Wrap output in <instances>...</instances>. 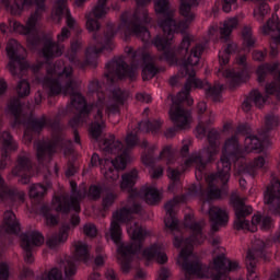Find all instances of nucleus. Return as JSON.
<instances>
[{
    "mask_svg": "<svg viewBox=\"0 0 280 280\" xmlns=\"http://www.w3.org/2000/svg\"><path fill=\"white\" fill-rule=\"evenodd\" d=\"M43 67H44L43 62H38L36 65H33L31 67V69L33 71V73H38V71H40V69H43Z\"/></svg>",
    "mask_w": 280,
    "mask_h": 280,
    "instance_id": "603ef678",
    "label": "nucleus"
},
{
    "mask_svg": "<svg viewBox=\"0 0 280 280\" xmlns=\"http://www.w3.org/2000/svg\"><path fill=\"white\" fill-rule=\"evenodd\" d=\"M34 275V271L27 267H23L20 277L21 279H27V277H32Z\"/></svg>",
    "mask_w": 280,
    "mask_h": 280,
    "instance_id": "de8ad7c7",
    "label": "nucleus"
},
{
    "mask_svg": "<svg viewBox=\"0 0 280 280\" xmlns=\"http://www.w3.org/2000/svg\"><path fill=\"white\" fill-rule=\"evenodd\" d=\"M148 110H150V109H148V108H147V109H144V113H148Z\"/></svg>",
    "mask_w": 280,
    "mask_h": 280,
    "instance_id": "0e129e2a",
    "label": "nucleus"
},
{
    "mask_svg": "<svg viewBox=\"0 0 280 280\" xmlns=\"http://www.w3.org/2000/svg\"><path fill=\"white\" fill-rule=\"evenodd\" d=\"M16 92L20 97H27V95L31 93L30 82H27V80H21L18 83Z\"/></svg>",
    "mask_w": 280,
    "mask_h": 280,
    "instance_id": "4c0bfd02",
    "label": "nucleus"
},
{
    "mask_svg": "<svg viewBox=\"0 0 280 280\" xmlns=\"http://www.w3.org/2000/svg\"><path fill=\"white\" fill-rule=\"evenodd\" d=\"M0 141L2 145L0 170H5V167H8V161H10V153L19 150V143L14 141V138H12V135L8 131L2 132Z\"/></svg>",
    "mask_w": 280,
    "mask_h": 280,
    "instance_id": "b1692460",
    "label": "nucleus"
},
{
    "mask_svg": "<svg viewBox=\"0 0 280 280\" xmlns=\"http://www.w3.org/2000/svg\"><path fill=\"white\" fill-rule=\"evenodd\" d=\"M266 96L257 90H253L248 97L242 104V108L245 113H248L250 108H253V104L257 106V108H261L264 104H266Z\"/></svg>",
    "mask_w": 280,
    "mask_h": 280,
    "instance_id": "cd10ccee",
    "label": "nucleus"
},
{
    "mask_svg": "<svg viewBox=\"0 0 280 280\" xmlns=\"http://www.w3.org/2000/svg\"><path fill=\"white\" fill-rule=\"evenodd\" d=\"M8 91V83L3 79H0V95H3Z\"/></svg>",
    "mask_w": 280,
    "mask_h": 280,
    "instance_id": "3c124183",
    "label": "nucleus"
},
{
    "mask_svg": "<svg viewBox=\"0 0 280 280\" xmlns=\"http://www.w3.org/2000/svg\"><path fill=\"white\" fill-rule=\"evenodd\" d=\"M235 51H238L237 44L235 43L228 44V46L223 50L219 51L220 67L218 75L230 80L232 86H236V84H241V82H246V80H248L249 78L246 55H238L236 57L235 65L238 67V70H235V67H226V65H229L231 54H235Z\"/></svg>",
    "mask_w": 280,
    "mask_h": 280,
    "instance_id": "f8f14e48",
    "label": "nucleus"
},
{
    "mask_svg": "<svg viewBox=\"0 0 280 280\" xmlns=\"http://www.w3.org/2000/svg\"><path fill=\"white\" fill-rule=\"evenodd\" d=\"M104 261H106V254L104 253V247H96V257L94 259L95 266H104Z\"/></svg>",
    "mask_w": 280,
    "mask_h": 280,
    "instance_id": "58836bf2",
    "label": "nucleus"
},
{
    "mask_svg": "<svg viewBox=\"0 0 280 280\" xmlns=\"http://www.w3.org/2000/svg\"><path fill=\"white\" fill-rule=\"evenodd\" d=\"M40 102H43V93L37 92V94L35 95V104H36V106H39Z\"/></svg>",
    "mask_w": 280,
    "mask_h": 280,
    "instance_id": "5fc2aeb1",
    "label": "nucleus"
},
{
    "mask_svg": "<svg viewBox=\"0 0 280 280\" xmlns=\"http://www.w3.org/2000/svg\"><path fill=\"white\" fill-rule=\"evenodd\" d=\"M2 231L16 235L21 231V223L16 219V214L12 210H7L3 214Z\"/></svg>",
    "mask_w": 280,
    "mask_h": 280,
    "instance_id": "a878e982",
    "label": "nucleus"
},
{
    "mask_svg": "<svg viewBox=\"0 0 280 280\" xmlns=\"http://www.w3.org/2000/svg\"><path fill=\"white\" fill-rule=\"evenodd\" d=\"M125 141L127 147H124L121 141L110 135L100 142V150L106 154H114L115 160L108 158L102 160L97 153L91 158L94 167L101 165V172L106 180H119V170H126V165L130 163V149L139 143V138L136 133L130 132Z\"/></svg>",
    "mask_w": 280,
    "mask_h": 280,
    "instance_id": "0eeeda50",
    "label": "nucleus"
},
{
    "mask_svg": "<svg viewBox=\"0 0 280 280\" xmlns=\"http://www.w3.org/2000/svg\"><path fill=\"white\" fill-rule=\"evenodd\" d=\"M107 183H110V185H108L106 187V192L103 196L102 199V206L103 209L106 211V209H110V207H113V205H115V201L117 200V191H115V187H117V180H113V179H106Z\"/></svg>",
    "mask_w": 280,
    "mask_h": 280,
    "instance_id": "c85d7f7f",
    "label": "nucleus"
},
{
    "mask_svg": "<svg viewBox=\"0 0 280 280\" xmlns=\"http://www.w3.org/2000/svg\"><path fill=\"white\" fill-rule=\"evenodd\" d=\"M125 54L130 59L131 66L126 62V57H115L113 61L106 65V78L112 84L117 80H135L137 78V70L142 68V80H152L159 68L156 67V57L150 55V51L145 48H138L127 46Z\"/></svg>",
    "mask_w": 280,
    "mask_h": 280,
    "instance_id": "423d86ee",
    "label": "nucleus"
},
{
    "mask_svg": "<svg viewBox=\"0 0 280 280\" xmlns=\"http://www.w3.org/2000/svg\"><path fill=\"white\" fill-rule=\"evenodd\" d=\"M36 80L50 96L70 95L71 102L67 106V112L75 115L69 121L71 128L89 124V117L93 116L94 120L90 126V135L93 139H100L106 128V118L119 115L121 106L130 97V92L119 88H115L108 96L104 93V84L93 80L89 84L88 95L96 97V102L86 105V98L75 91L78 80L73 78V68L65 60H57L54 65L48 63L46 74H37Z\"/></svg>",
    "mask_w": 280,
    "mask_h": 280,
    "instance_id": "7ed1b4c3",
    "label": "nucleus"
},
{
    "mask_svg": "<svg viewBox=\"0 0 280 280\" xmlns=\"http://www.w3.org/2000/svg\"><path fill=\"white\" fill-rule=\"evenodd\" d=\"M48 189H51V182H46L45 184H33L30 187L28 196L33 198V200H39L43 198L45 194H47Z\"/></svg>",
    "mask_w": 280,
    "mask_h": 280,
    "instance_id": "2f4dec72",
    "label": "nucleus"
},
{
    "mask_svg": "<svg viewBox=\"0 0 280 280\" xmlns=\"http://www.w3.org/2000/svg\"><path fill=\"white\" fill-rule=\"evenodd\" d=\"M207 110V103L199 102L197 105V112L199 115V124L197 126V135L199 138L205 137L207 135V126H210L212 121H215V114L213 112H210L208 115V118H202V115H205V112Z\"/></svg>",
    "mask_w": 280,
    "mask_h": 280,
    "instance_id": "393cba45",
    "label": "nucleus"
},
{
    "mask_svg": "<svg viewBox=\"0 0 280 280\" xmlns=\"http://www.w3.org/2000/svg\"><path fill=\"white\" fill-rule=\"evenodd\" d=\"M36 172H40V168L36 170V167H34L32 164V155L25 152L20 153L16 165L12 170L13 176H19L22 185H27V183H30V178H32Z\"/></svg>",
    "mask_w": 280,
    "mask_h": 280,
    "instance_id": "aec40b11",
    "label": "nucleus"
},
{
    "mask_svg": "<svg viewBox=\"0 0 280 280\" xmlns=\"http://www.w3.org/2000/svg\"><path fill=\"white\" fill-rule=\"evenodd\" d=\"M80 224V215L73 214L71 217L70 223H63L58 233L52 234L47 238L46 244L48 248L55 250L59 246H62L69 240V233H71L72 229H75Z\"/></svg>",
    "mask_w": 280,
    "mask_h": 280,
    "instance_id": "4be33fe9",
    "label": "nucleus"
},
{
    "mask_svg": "<svg viewBox=\"0 0 280 280\" xmlns=\"http://www.w3.org/2000/svg\"><path fill=\"white\" fill-rule=\"evenodd\" d=\"M220 34V31L218 28V24H213L212 26H210V28L208 30V37L206 40H218V36Z\"/></svg>",
    "mask_w": 280,
    "mask_h": 280,
    "instance_id": "79ce46f5",
    "label": "nucleus"
},
{
    "mask_svg": "<svg viewBox=\"0 0 280 280\" xmlns=\"http://www.w3.org/2000/svg\"><path fill=\"white\" fill-rule=\"evenodd\" d=\"M189 145H191V140L183 141V147L180 149L182 156H187V154L189 153Z\"/></svg>",
    "mask_w": 280,
    "mask_h": 280,
    "instance_id": "49530a36",
    "label": "nucleus"
},
{
    "mask_svg": "<svg viewBox=\"0 0 280 280\" xmlns=\"http://www.w3.org/2000/svg\"><path fill=\"white\" fill-rule=\"evenodd\" d=\"M71 195L61 194L55 196L52 199V209H56L60 213H69V211H75L80 213V201L84 198L90 200H100L102 197V186L92 185L86 191V186L82 185L78 188V184L73 180L70 182Z\"/></svg>",
    "mask_w": 280,
    "mask_h": 280,
    "instance_id": "9b49d317",
    "label": "nucleus"
},
{
    "mask_svg": "<svg viewBox=\"0 0 280 280\" xmlns=\"http://www.w3.org/2000/svg\"><path fill=\"white\" fill-rule=\"evenodd\" d=\"M237 18H230L223 22V26L220 27V36L223 40H229L231 33L237 27L238 25Z\"/></svg>",
    "mask_w": 280,
    "mask_h": 280,
    "instance_id": "72a5a7b5",
    "label": "nucleus"
},
{
    "mask_svg": "<svg viewBox=\"0 0 280 280\" xmlns=\"http://www.w3.org/2000/svg\"><path fill=\"white\" fill-rule=\"evenodd\" d=\"M275 10H276V12L279 10V5L278 4L275 5Z\"/></svg>",
    "mask_w": 280,
    "mask_h": 280,
    "instance_id": "e2e57ef3",
    "label": "nucleus"
},
{
    "mask_svg": "<svg viewBox=\"0 0 280 280\" xmlns=\"http://www.w3.org/2000/svg\"><path fill=\"white\" fill-rule=\"evenodd\" d=\"M240 186L243 187V189L246 187V179L241 178L240 179Z\"/></svg>",
    "mask_w": 280,
    "mask_h": 280,
    "instance_id": "052dcab7",
    "label": "nucleus"
},
{
    "mask_svg": "<svg viewBox=\"0 0 280 280\" xmlns=\"http://www.w3.org/2000/svg\"><path fill=\"white\" fill-rule=\"evenodd\" d=\"M7 54L9 56L8 69L12 75L23 78L30 69V63L25 61V49L16 39H10L7 44Z\"/></svg>",
    "mask_w": 280,
    "mask_h": 280,
    "instance_id": "2eb2a0df",
    "label": "nucleus"
},
{
    "mask_svg": "<svg viewBox=\"0 0 280 280\" xmlns=\"http://www.w3.org/2000/svg\"><path fill=\"white\" fill-rule=\"evenodd\" d=\"M223 12L237 10V0H222Z\"/></svg>",
    "mask_w": 280,
    "mask_h": 280,
    "instance_id": "a19ab883",
    "label": "nucleus"
},
{
    "mask_svg": "<svg viewBox=\"0 0 280 280\" xmlns=\"http://www.w3.org/2000/svg\"><path fill=\"white\" fill-rule=\"evenodd\" d=\"M264 202L271 215H280V180L272 177L264 191Z\"/></svg>",
    "mask_w": 280,
    "mask_h": 280,
    "instance_id": "412c9836",
    "label": "nucleus"
},
{
    "mask_svg": "<svg viewBox=\"0 0 280 280\" xmlns=\"http://www.w3.org/2000/svg\"><path fill=\"white\" fill-rule=\"evenodd\" d=\"M141 147L145 148V151L141 156L142 163L143 165H147V167H152V178H161V176H163V166H158L154 168V164L159 163V161H164L166 165H174L176 163V149H174L171 144L163 147L159 155H154L156 150H159V144L148 145V141L144 140Z\"/></svg>",
    "mask_w": 280,
    "mask_h": 280,
    "instance_id": "ddd939ff",
    "label": "nucleus"
},
{
    "mask_svg": "<svg viewBox=\"0 0 280 280\" xmlns=\"http://www.w3.org/2000/svg\"><path fill=\"white\" fill-rule=\"evenodd\" d=\"M51 18L55 23H60L62 18H65L67 26H63L61 32L57 35V42H54L51 35H45L43 37L42 43L44 47L42 54L46 60H49V58H58L65 51V45H62V43L69 40L71 30L78 27V22L71 15V11H69V8L65 4V0L58 1L55 9H52Z\"/></svg>",
    "mask_w": 280,
    "mask_h": 280,
    "instance_id": "1a4fd4ad",
    "label": "nucleus"
},
{
    "mask_svg": "<svg viewBox=\"0 0 280 280\" xmlns=\"http://www.w3.org/2000/svg\"><path fill=\"white\" fill-rule=\"evenodd\" d=\"M8 113L13 117L11 124L12 128H21V126L25 127L23 142L26 145L32 143L34 132H40L43 128H51V140H38L34 143L37 161L43 167L47 168V163L51 161V156H54L56 152H63V154L73 153V142L65 139L62 126H60L59 121H51L47 116L36 118L32 114L23 113V104H21L20 98H12L10 101Z\"/></svg>",
    "mask_w": 280,
    "mask_h": 280,
    "instance_id": "39448f33",
    "label": "nucleus"
},
{
    "mask_svg": "<svg viewBox=\"0 0 280 280\" xmlns=\"http://www.w3.org/2000/svg\"><path fill=\"white\" fill-rule=\"evenodd\" d=\"M0 202H8L9 207L23 205L25 202V192L16 188H10L0 175Z\"/></svg>",
    "mask_w": 280,
    "mask_h": 280,
    "instance_id": "5701e85b",
    "label": "nucleus"
},
{
    "mask_svg": "<svg viewBox=\"0 0 280 280\" xmlns=\"http://www.w3.org/2000/svg\"><path fill=\"white\" fill-rule=\"evenodd\" d=\"M105 277L107 280H117V273H115V270L108 269L105 273Z\"/></svg>",
    "mask_w": 280,
    "mask_h": 280,
    "instance_id": "09e8293b",
    "label": "nucleus"
},
{
    "mask_svg": "<svg viewBox=\"0 0 280 280\" xmlns=\"http://www.w3.org/2000/svg\"><path fill=\"white\" fill-rule=\"evenodd\" d=\"M180 95L187 97V92L179 94L177 98L174 100V104H172L170 108L168 115L171 121H173L175 127L166 129V131L164 132L166 139H172L176 137V130H187L191 128V110L185 108V105H180V103H178V100H180Z\"/></svg>",
    "mask_w": 280,
    "mask_h": 280,
    "instance_id": "4468645a",
    "label": "nucleus"
},
{
    "mask_svg": "<svg viewBox=\"0 0 280 280\" xmlns=\"http://www.w3.org/2000/svg\"><path fill=\"white\" fill-rule=\"evenodd\" d=\"M262 34L271 36L277 45H280V21L277 14H273L271 19L262 26Z\"/></svg>",
    "mask_w": 280,
    "mask_h": 280,
    "instance_id": "bb28decb",
    "label": "nucleus"
},
{
    "mask_svg": "<svg viewBox=\"0 0 280 280\" xmlns=\"http://www.w3.org/2000/svg\"><path fill=\"white\" fill-rule=\"evenodd\" d=\"M89 280H102V276L94 271L90 277H89Z\"/></svg>",
    "mask_w": 280,
    "mask_h": 280,
    "instance_id": "4d7b16f0",
    "label": "nucleus"
},
{
    "mask_svg": "<svg viewBox=\"0 0 280 280\" xmlns=\"http://www.w3.org/2000/svg\"><path fill=\"white\" fill-rule=\"evenodd\" d=\"M54 170H55V174H58V166L57 165H55Z\"/></svg>",
    "mask_w": 280,
    "mask_h": 280,
    "instance_id": "680f3d73",
    "label": "nucleus"
},
{
    "mask_svg": "<svg viewBox=\"0 0 280 280\" xmlns=\"http://www.w3.org/2000/svg\"><path fill=\"white\" fill-rule=\"evenodd\" d=\"M279 66H280L279 61H276L273 63L260 65L256 70L257 80L259 84H264V82H266V78H268L270 73H275V71L279 69Z\"/></svg>",
    "mask_w": 280,
    "mask_h": 280,
    "instance_id": "c756f323",
    "label": "nucleus"
},
{
    "mask_svg": "<svg viewBox=\"0 0 280 280\" xmlns=\"http://www.w3.org/2000/svg\"><path fill=\"white\" fill-rule=\"evenodd\" d=\"M2 5L13 14L19 16L25 8H31V5H36V11L28 18L26 25L21 24L16 20H10L9 25L5 23L0 24V31L2 34L10 32V34H23L27 36V43L31 49H38L40 45V33L38 32V21L43 19V13L45 12V0H1Z\"/></svg>",
    "mask_w": 280,
    "mask_h": 280,
    "instance_id": "6e6552de",
    "label": "nucleus"
},
{
    "mask_svg": "<svg viewBox=\"0 0 280 280\" xmlns=\"http://www.w3.org/2000/svg\"><path fill=\"white\" fill-rule=\"evenodd\" d=\"M10 279V266L7 262H0V280Z\"/></svg>",
    "mask_w": 280,
    "mask_h": 280,
    "instance_id": "c03bdc74",
    "label": "nucleus"
},
{
    "mask_svg": "<svg viewBox=\"0 0 280 280\" xmlns=\"http://www.w3.org/2000/svg\"><path fill=\"white\" fill-rule=\"evenodd\" d=\"M136 100L138 102H145V104H150V102H152V96L148 93H138L136 94Z\"/></svg>",
    "mask_w": 280,
    "mask_h": 280,
    "instance_id": "a18cd8bd",
    "label": "nucleus"
},
{
    "mask_svg": "<svg viewBox=\"0 0 280 280\" xmlns=\"http://www.w3.org/2000/svg\"><path fill=\"white\" fill-rule=\"evenodd\" d=\"M161 190L154 186H143L140 190L131 189L125 207L114 212L109 236L117 246V259L122 272H130L136 257L144 259V261L167 262V254L161 243H154L141 250L145 237H150L152 232L138 222H130L135 213H141L139 199L144 200L147 205H156L161 202ZM124 222H130L127 225V233L131 243H121V226L119 224H124Z\"/></svg>",
    "mask_w": 280,
    "mask_h": 280,
    "instance_id": "20e7f679",
    "label": "nucleus"
},
{
    "mask_svg": "<svg viewBox=\"0 0 280 280\" xmlns=\"http://www.w3.org/2000/svg\"><path fill=\"white\" fill-rule=\"evenodd\" d=\"M43 244H45V236L38 231H31L21 235L25 264H34V248L43 246Z\"/></svg>",
    "mask_w": 280,
    "mask_h": 280,
    "instance_id": "6ab92c4d",
    "label": "nucleus"
},
{
    "mask_svg": "<svg viewBox=\"0 0 280 280\" xmlns=\"http://www.w3.org/2000/svg\"><path fill=\"white\" fill-rule=\"evenodd\" d=\"M266 243L261 240L254 242L253 248L247 252L246 256V268H247V279L257 280V264L259 258L266 259Z\"/></svg>",
    "mask_w": 280,
    "mask_h": 280,
    "instance_id": "a211bd4d",
    "label": "nucleus"
},
{
    "mask_svg": "<svg viewBox=\"0 0 280 280\" xmlns=\"http://www.w3.org/2000/svg\"><path fill=\"white\" fill-rule=\"evenodd\" d=\"M73 135H74V141L77 143H80V135L78 133V131L74 130Z\"/></svg>",
    "mask_w": 280,
    "mask_h": 280,
    "instance_id": "bf43d9fd",
    "label": "nucleus"
},
{
    "mask_svg": "<svg viewBox=\"0 0 280 280\" xmlns=\"http://www.w3.org/2000/svg\"><path fill=\"white\" fill-rule=\"evenodd\" d=\"M136 279H145V271L142 269H139L136 273Z\"/></svg>",
    "mask_w": 280,
    "mask_h": 280,
    "instance_id": "6e6d98bb",
    "label": "nucleus"
},
{
    "mask_svg": "<svg viewBox=\"0 0 280 280\" xmlns=\"http://www.w3.org/2000/svg\"><path fill=\"white\" fill-rule=\"evenodd\" d=\"M88 0H75L77 5H83ZM108 0H97L96 5L93 7L91 11L85 14V26L88 32H100L102 24H100V19H104L110 11L108 7Z\"/></svg>",
    "mask_w": 280,
    "mask_h": 280,
    "instance_id": "f3484780",
    "label": "nucleus"
},
{
    "mask_svg": "<svg viewBox=\"0 0 280 280\" xmlns=\"http://www.w3.org/2000/svg\"><path fill=\"white\" fill-rule=\"evenodd\" d=\"M269 55L271 58H277L279 56V48L271 46Z\"/></svg>",
    "mask_w": 280,
    "mask_h": 280,
    "instance_id": "864d4df0",
    "label": "nucleus"
},
{
    "mask_svg": "<svg viewBox=\"0 0 280 280\" xmlns=\"http://www.w3.org/2000/svg\"><path fill=\"white\" fill-rule=\"evenodd\" d=\"M137 3V9L135 11H125L120 15V23L115 32L114 24H107L104 36L95 31L93 33V44L85 51V60L81 61L78 57V49L82 47V43L74 42L71 44L70 50L67 52L66 57L69 62L78 69H84L89 65H94L97 60V56L102 51H113L115 49V44L113 38L115 34H121L125 38H130V36H136L141 38L143 43H150V31L145 25H150L152 20L148 15V9L143 5H148L152 0H135ZM198 5V0H180L179 13L184 16V20H174V10L170 8V1L167 0H155L154 8L158 14V25L164 32V35H158L152 40V45L163 51L160 57L161 60H165L168 65H177L179 67L178 75L172 77L170 79L171 86H176L178 84V78H187V81L184 85L183 91H180L174 100H178V96L182 93L178 100L179 106H184V103L187 106L194 104V98L189 96L191 89H203L206 97L212 100L213 102H220L222 97V89L224 85L215 84L211 85L207 81H201L196 78V67L202 58V51L207 47V44H196L189 51V47L196 43V37L191 34H186L183 36V39L177 48H171L172 42L174 40V34H185V31L189 28L191 23L196 19V13L191 11L192 8Z\"/></svg>",
    "mask_w": 280,
    "mask_h": 280,
    "instance_id": "f257e3e1",
    "label": "nucleus"
},
{
    "mask_svg": "<svg viewBox=\"0 0 280 280\" xmlns=\"http://www.w3.org/2000/svg\"><path fill=\"white\" fill-rule=\"evenodd\" d=\"M83 233H84L88 237H95V235H97V228H95V224L86 223V224L83 226Z\"/></svg>",
    "mask_w": 280,
    "mask_h": 280,
    "instance_id": "ea45409f",
    "label": "nucleus"
},
{
    "mask_svg": "<svg viewBox=\"0 0 280 280\" xmlns=\"http://www.w3.org/2000/svg\"><path fill=\"white\" fill-rule=\"evenodd\" d=\"M266 56H268V50H254L252 52V58L256 62H264V60H266Z\"/></svg>",
    "mask_w": 280,
    "mask_h": 280,
    "instance_id": "37998d69",
    "label": "nucleus"
},
{
    "mask_svg": "<svg viewBox=\"0 0 280 280\" xmlns=\"http://www.w3.org/2000/svg\"><path fill=\"white\" fill-rule=\"evenodd\" d=\"M37 280H62V270L57 267L50 269L48 272L42 273Z\"/></svg>",
    "mask_w": 280,
    "mask_h": 280,
    "instance_id": "e433bc0d",
    "label": "nucleus"
},
{
    "mask_svg": "<svg viewBox=\"0 0 280 280\" xmlns=\"http://www.w3.org/2000/svg\"><path fill=\"white\" fill-rule=\"evenodd\" d=\"M231 128H233V124H231V122H226V124L223 126V130H225V131L231 130Z\"/></svg>",
    "mask_w": 280,
    "mask_h": 280,
    "instance_id": "13d9d810",
    "label": "nucleus"
},
{
    "mask_svg": "<svg viewBox=\"0 0 280 280\" xmlns=\"http://www.w3.org/2000/svg\"><path fill=\"white\" fill-rule=\"evenodd\" d=\"M252 132L235 131L234 136L225 140L220 162L217 164L218 172L215 174L207 175L205 170H207V164L215 161V156L220 153L219 131H209V145L187 158L180 168H172L171 166L167 168V176L172 180V184L168 186L170 191H174V189L180 187V174L188 167H196L195 176L197 180L206 178L208 190L201 195V211L210 218L211 229L209 232V242L214 248H218L220 237L213 236V233H218L222 226L229 224V212L226 209L211 206V200L224 198L229 194V186L226 185L231 178V163H234V167L238 174H248L253 178L261 170H266V158L259 155L248 163L244 158L246 154L255 152V150H260L264 141H268V133L270 131H258V136Z\"/></svg>",
    "mask_w": 280,
    "mask_h": 280,
    "instance_id": "f03ea898",
    "label": "nucleus"
},
{
    "mask_svg": "<svg viewBox=\"0 0 280 280\" xmlns=\"http://www.w3.org/2000/svg\"><path fill=\"white\" fill-rule=\"evenodd\" d=\"M242 38H243V50L244 51H250L253 47H255V43H257V39H255V36H253V28L250 26H244L242 31Z\"/></svg>",
    "mask_w": 280,
    "mask_h": 280,
    "instance_id": "f704fd0d",
    "label": "nucleus"
},
{
    "mask_svg": "<svg viewBox=\"0 0 280 280\" xmlns=\"http://www.w3.org/2000/svg\"><path fill=\"white\" fill-rule=\"evenodd\" d=\"M40 213L45 218L47 226H56L58 224V217L51 213V208L45 205L40 208Z\"/></svg>",
    "mask_w": 280,
    "mask_h": 280,
    "instance_id": "c9c22d12",
    "label": "nucleus"
},
{
    "mask_svg": "<svg viewBox=\"0 0 280 280\" xmlns=\"http://www.w3.org/2000/svg\"><path fill=\"white\" fill-rule=\"evenodd\" d=\"M161 126H163V121L161 119L158 120H142L138 124V130L141 132H151L152 135H159L161 132Z\"/></svg>",
    "mask_w": 280,
    "mask_h": 280,
    "instance_id": "7c9ffc66",
    "label": "nucleus"
},
{
    "mask_svg": "<svg viewBox=\"0 0 280 280\" xmlns=\"http://www.w3.org/2000/svg\"><path fill=\"white\" fill-rule=\"evenodd\" d=\"M75 172H78V168H75L74 165L70 164L68 166V170L66 171V176H73L75 174Z\"/></svg>",
    "mask_w": 280,
    "mask_h": 280,
    "instance_id": "8fccbe9b",
    "label": "nucleus"
},
{
    "mask_svg": "<svg viewBox=\"0 0 280 280\" xmlns=\"http://www.w3.org/2000/svg\"><path fill=\"white\" fill-rule=\"evenodd\" d=\"M78 261L91 264V247L81 241L74 243L73 257L66 256L59 264L60 268L65 270L67 279L78 272Z\"/></svg>",
    "mask_w": 280,
    "mask_h": 280,
    "instance_id": "dca6fc26",
    "label": "nucleus"
},
{
    "mask_svg": "<svg viewBox=\"0 0 280 280\" xmlns=\"http://www.w3.org/2000/svg\"><path fill=\"white\" fill-rule=\"evenodd\" d=\"M231 205L235 213L234 228L236 231L255 233L257 226H260L261 231H270L272 229V218L269 215L254 214L252 222L246 220L253 213V207L246 206V198L241 197L237 192L232 194Z\"/></svg>",
    "mask_w": 280,
    "mask_h": 280,
    "instance_id": "9d476101",
    "label": "nucleus"
},
{
    "mask_svg": "<svg viewBox=\"0 0 280 280\" xmlns=\"http://www.w3.org/2000/svg\"><path fill=\"white\" fill-rule=\"evenodd\" d=\"M138 178H139V172H137V170L135 168L125 173L121 176L120 189H122V191L126 189L128 190L132 189Z\"/></svg>",
    "mask_w": 280,
    "mask_h": 280,
    "instance_id": "473e14b6",
    "label": "nucleus"
}]
</instances>
